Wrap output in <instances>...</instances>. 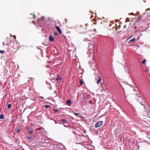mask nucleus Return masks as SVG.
Masks as SVG:
<instances>
[{
    "mask_svg": "<svg viewBox=\"0 0 150 150\" xmlns=\"http://www.w3.org/2000/svg\"><path fill=\"white\" fill-rule=\"evenodd\" d=\"M91 67L93 70H96L97 69L96 64L95 62L93 61L91 64Z\"/></svg>",
    "mask_w": 150,
    "mask_h": 150,
    "instance_id": "1",
    "label": "nucleus"
},
{
    "mask_svg": "<svg viewBox=\"0 0 150 150\" xmlns=\"http://www.w3.org/2000/svg\"><path fill=\"white\" fill-rule=\"evenodd\" d=\"M103 122L102 121H98L95 125V127L97 128L100 127L103 124Z\"/></svg>",
    "mask_w": 150,
    "mask_h": 150,
    "instance_id": "2",
    "label": "nucleus"
},
{
    "mask_svg": "<svg viewBox=\"0 0 150 150\" xmlns=\"http://www.w3.org/2000/svg\"><path fill=\"white\" fill-rule=\"evenodd\" d=\"M49 40L53 42L54 41V39L53 37L51 35H50L49 36Z\"/></svg>",
    "mask_w": 150,
    "mask_h": 150,
    "instance_id": "3",
    "label": "nucleus"
},
{
    "mask_svg": "<svg viewBox=\"0 0 150 150\" xmlns=\"http://www.w3.org/2000/svg\"><path fill=\"white\" fill-rule=\"evenodd\" d=\"M56 28L57 29L58 31L60 34H61L62 33V30L58 26H56Z\"/></svg>",
    "mask_w": 150,
    "mask_h": 150,
    "instance_id": "4",
    "label": "nucleus"
},
{
    "mask_svg": "<svg viewBox=\"0 0 150 150\" xmlns=\"http://www.w3.org/2000/svg\"><path fill=\"white\" fill-rule=\"evenodd\" d=\"M93 47V46L91 44H89L88 49L89 50H91Z\"/></svg>",
    "mask_w": 150,
    "mask_h": 150,
    "instance_id": "5",
    "label": "nucleus"
},
{
    "mask_svg": "<svg viewBox=\"0 0 150 150\" xmlns=\"http://www.w3.org/2000/svg\"><path fill=\"white\" fill-rule=\"evenodd\" d=\"M98 77H99V78L98 79L97 81V83H100V81L102 80L101 77L100 76H98Z\"/></svg>",
    "mask_w": 150,
    "mask_h": 150,
    "instance_id": "6",
    "label": "nucleus"
},
{
    "mask_svg": "<svg viewBox=\"0 0 150 150\" xmlns=\"http://www.w3.org/2000/svg\"><path fill=\"white\" fill-rule=\"evenodd\" d=\"M66 103L68 105H70L71 103V101L70 100H68L67 101Z\"/></svg>",
    "mask_w": 150,
    "mask_h": 150,
    "instance_id": "7",
    "label": "nucleus"
},
{
    "mask_svg": "<svg viewBox=\"0 0 150 150\" xmlns=\"http://www.w3.org/2000/svg\"><path fill=\"white\" fill-rule=\"evenodd\" d=\"M135 40V38H134L132 39H131V40H129V41L128 43H129L130 42H133Z\"/></svg>",
    "mask_w": 150,
    "mask_h": 150,
    "instance_id": "8",
    "label": "nucleus"
},
{
    "mask_svg": "<svg viewBox=\"0 0 150 150\" xmlns=\"http://www.w3.org/2000/svg\"><path fill=\"white\" fill-rule=\"evenodd\" d=\"M61 122H63L65 123H67V121L64 119H62L61 120Z\"/></svg>",
    "mask_w": 150,
    "mask_h": 150,
    "instance_id": "9",
    "label": "nucleus"
},
{
    "mask_svg": "<svg viewBox=\"0 0 150 150\" xmlns=\"http://www.w3.org/2000/svg\"><path fill=\"white\" fill-rule=\"evenodd\" d=\"M45 19V17L44 16H42L41 18H38V20H43Z\"/></svg>",
    "mask_w": 150,
    "mask_h": 150,
    "instance_id": "10",
    "label": "nucleus"
},
{
    "mask_svg": "<svg viewBox=\"0 0 150 150\" xmlns=\"http://www.w3.org/2000/svg\"><path fill=\"white\" fill-rule=\"evenodd\" d=\"M61 78L59 76H57V78H56V80L57 81H58L59 80H61Z\"/></svg>",
    "mask_w": 150,
    "mask_h": 150,
    "instance_id": "11",
    "label": "nucleus"
},
{
    "mask_svg": "<svg viewBox=\"0 0 150 150\" xmlns=\"http://www.w3.org/2000/svg\"><path fill=\"white\" fill-rule=\"evenodd\" d=\"M144 116H147L148 114H147V112H146V111H145L144 112Z\"/></svg>",
    "mask_w": 150,
    "mask_h": 150,
    "instance_id": "12",
    "label": "nucleus"
},
{
    "mask_svg": "<svg viewBox=\"0 0 150 150\" xmlns=\"http://www.w3.org/2000/svg\"><path fill=\"white\" fill-rule=\"evenodd\" d=\"M11 107V105L10 104H8L7 105V108L9 109Z\"/></svg>",
    "mask_w": 150,
    "mask_h": 150,
    "instance_id": "13",
    "label": "nucleus"
},
{
    "mask_svg": "<svg viewBox=\"0 0 150 150\" xmlns=\"http://www.w3.org/2000/svg\"><path fill=\"white\" fill-rule=\"evenodd\" d=\"M146 59H144L142 62V63L143 64H145V62H146Z\"/></svg>",
    "mask_w": 150,
    "mask_h": 150,
    "instance_id": "14",
    "label": "nucleus"
},
{
    "mask_svg": "<svg viewBox=\"0 0 150 150\" xmlns=\"http://www.w3.org/2000/svg\"><path fill=\"white\" fill-rule=\"evenodd\" d=\"M50 105H45L44 107L45 108H48L49 107H50Z\"/></svg>",
    "mask_w": 150,
    "mask_h": 150,
    "instance_id": "15",
    "label": "nucleus"
},
{
    "mask_svg": "<svg viewBox=\"0 0 150 150\" xmlns=\"http://www.w3.org/2000/svg\"><path fill=\"white\" fill-rule=\"evenodd\" d=\"M3 118V115H0V119H2Z\"/></svg>",
    "mask_w": 150,
    "mask_h": 150,
    "instance_id": "16",
    "label": "nucleus"
},
{
    "mask_svg": "<svg viewBox=\"0 0 150 150\" xmlns=\"http://www.w3.org/2000/svg\"><path fill=\"white\" fill-rule=\"evenodd\" d=\"M80 84H81V85L83 84V81L82 80H80Z\"/></svg>",
    "mask_w": 150,
    "mask_h": 150,
    "instance_id": "17",
    "label": "nucleus"
},
{
    "mask_svg": "<svg viewBox=\"0 0 150 150\" xmlns=\"http://www.w3.org/2000/svg\"><path fill=\"white\" fill-rule=\"evenodd\" d=\"M42 129V127L38 128L36 129V131H37L38 130H40Z\"/></svg>",
    "mask_w": 150,
    "mask_h": 150,
    "instance_id": "18",
    "label": "nucleus"
},
{
    "mask_svg": "<svg viewBox=\"0 0 150 150\" xmlns=\"http://www.w3.org/2000/svg\"><path fill=\"white\" fill-rule=\"evenodd\" d=\"M5 52V51L4 50H0V53H4Z\"/></svg>",
    "mask_w": 150,
    "mask_h": 150,
    "instance_id": "19",
    "label": "nucleus"
},
{
    "mask_svg": "<svg viewBox=\"0 0 150 150\" xmlns=\"http://www.w3.org/2000/svg\"><path fill=\"white\" fill-rule=\"evenodd\" d=\"M53 110L55 111V112H58L59 111V110H58L56 109H53Z\"/></svg>",
    "mask_w": 150,
    "mask_h": 150,
    "instance_id": "20",
    "label": "nucleus"
},
{
    "mask_svg": "<svg viewBox=\"0 0 150 150\" xmlns=\"http://www.w3.org/2000/svg\"><path fill=\"white\" fill-rule=\"evenodd\" d=\"M33 132V131H30L29 132V134H32V133Z\"/></svg>",
    "mask_w": 150,
    "mask_h": 150,
    "instance_id": "21",
    "label": "nucleus"
},
{
    "mask_svg": "<svg viewBox=\"0 0 150 150\" xmlns=\"http://www.w3.org/2000/svg\"><path fill=\"white\" fill-rule=\"evenodd\" d=\"M54 34L55 35H58V33L56 32H54Z\"/></svg>",
    "mask_w": 150,
    "mask_h": 150,
    "instance_id": "22",
    "label": "nucleus"
},
{
    "mask_svg": "<svg viewBox=\"0 0 150 150\" xmlns=\"http://www.w3.org/2000/svg\"><path fill=\"white\" fill-rule=\"evenodd\" d=\"M20 130L19 129H18L16 130V132H20Z\"/></svg>",
    "mask_w": 150,
    "mask_h": 150,
    "instance_id": "23",
    "label": "nucleus"
},
{
    "mask_svg": "<svg viewBox=\"0 0 150 150\" xmlns=\"http://www.w3.org/2000/svg\"><path fill=\"white\" fill-rule=\"evenodd\" d=\"M33 17L34 18H35V15L34 14H33Z\"/></svg>",
    "mask_w": 150,
    "mask_h": 150,
    "instance_id": "24",
    "label": "nucleus"
},
{
    "mask_svg": "<svg viewBox=\"0 0 150 150\" xmlns=\"http://www.w3.org/2000/svg\"><path fill=\"white\" fill-rule=\"evenodd\" d=\"M132 37V36H131L129 38H128L127 39V40H129V39L130 38H131Z\"/></svg>",
    "mask_w": 150,
    "mask_h": 150,
    "instance_id": "25",
    "label": "nucleus"
},
{
    "mask_svg": "<svg viewBox=\"0 0 150 150\" xmlns=\"http://www.w3.org/2000/svg\"><path fill=\"white\" fill-rule=\"evenodd\" d=\"M13 37L15 39H16V36L15 35L13 36Z\"/></svg>",
    "mask_w": 150,
    "mask_h": 150,
    "instance_id": "26",
    "label": "nucleus"
},
{
    "mask_svg": "<svg viewBox=\"0 0 150 150\" xmlns=\"http://www.w3.org/2000/svg\"><path fill=\"white\" fill-rule=\"evenodd\" d=\"M79 113H75V115H79Z\"/></svg>",
    "mask_w": 150,
    "mask_h": 150,
    "instance_id": "27",
    "label": "nucleus"
},
{
    "mask_svg": "<svg viewBox=\"0 0 150 150\" xmlns=\"http://www.w3.org/2000/svg\"><path fill=\"white\" fill-rule=\"evenodd\" d=\"M40 98H44V97H42V96H40L39 97Z\"/></svg>",
    "mask_w": 150,
    "mask_h": 150,
    "instance_id": "28",
    "label": "nucleus"
},
{
    "mask_svg": "<svg viewBox=\"0 0 150 150\" xmlns=\"http://www.w3.org/2000/svg\"><path fill=\"white\" fill-rule=\"evenodd\" d=\"M34 24H35V22L34 21H33L32 22Z\"/></svg>",
    "mask_w": 150,
    "mask_h": 150,
    "instance_id": "29",
    "label": "nucleus"
},
{
    "mask_svg": "<svg viewBox=\"0 0 150 150\" xmlns=\"http://www.w3.org/2000/svg\"><path fill=\"white\" fill-rule=\"evenodd\" d=\"M131 15H133L134 14L133 13H131Z\"/></svg>",
    "mask_w": 150,
    "mask_h": 150,
    "instance_id": "30",
    "label": "nucleus"
},
{
    "mask_svg": "<svg viewBox=\"0 0 150 150\" xmlns=\"http://www.w3.org/2000/svg\"><path fill=\"white\" fill-rule=\"evenodd\" d=\"M31 129V128H28V129H30V130Z\"/></svg>",
    "mask_w": 150,
    "mask_h": 150,
    "instance_id": "31",
    "label": "nucleus"
},
{
    "mask_svg": "<svg viewBox=\"0 0 150 150\" xmlns=\"http://www.w3.org/2000/svg\"><path fill=\"white\" fill-rule=\"evenodd\" d=\"M146 71H149L148 70V69H147V70L146 69Z\"/></svg>",
    "mask_w": 150,
    "mask_h": 150,
    "instance_id": "32",
    "label": "nucleus"
},
{
    "mask_svg": "<svg viewBox=\"0 0 150 150\" xmlns=\"http://www.w3.org/2000/svg\"><path fill=\"white\" fill-rule=\"evenodd\" d=\"M91 102H92V101H90L89 102H90V103H91Z\"/></svg>",
    "mask_w": 150,
    "mask_h": 150,
    "instance_id": "33",
    "label": "nucleus"
},
{
    "mask_svg": "<svg viewBox=\"0 0 150 150\" xmlns=\"http://www.w3.org/2000/svg\"><path fill=\"white\" fill-rule=\"evenodd\" d=\"M31 137H30V138H29V139H31Z\"/></svg>",
    "mask_w": 150,
    "mask_h": 150,
    "instance_id": "34",
    "label": "nucleus"
},
{
    "mask_svg": "<svg viewBox=\"0 0 150 150\" xmlns=\"http://www.w3.org/2000/svg\"><path fill=\"white\" fill-rule=\"evenodd\" d=\"M86 150H88V149H87V148H86Z\"/></svg>",
    "mask_w": 150,
    "mask_h": 150,
    "instance_id": "35",
    "label": "nucleus"
},
{
    "mask_svg": "<svg viewBox=\"0 0 150 150\" xmlns=\"http://www.w3.org/2000/svg\"><path fill=\"white\" fill-rule=\"evenodd\" d=\"M88 25V24H86V25Z\"/></svg>",
    "mask_w": 150,
    "mask_h": 150,
    "instance_id": "36",
    "label": "nucleus"
}]
</instances>
